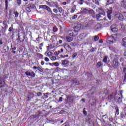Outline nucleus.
Returning a JSON list of instances; mask_svg holds the SVG:
<instances>
[{
	"instance_id": "f257e3e1",
	"label": "nucleus",
	"mask_w": 126,
	"mask_h": 126,
	"mask_svg": "<svg viewBox=\"0 0 126 126\" xmlns=\"http://www.w3.org/2000/svg\"><path fill=\"white\" fill-rule=\"evenodd\" d=\"M80 13L81 14H87L88 15H91L92 16H94L95 14V11L93 9L88 10L86 8H82Z\"/></svg>"
},
{
	"instance_id": "f03ea898",
	"label": "nucleus",
	"mask_w": 126,
	"mask_h": 126,
	"mask_svg": "<svg viewBox=\"0 0 126 126\" xmlns=\"http://www.w3.org/2000/svg\"><path fill=\"white\" fill-rule=\"evenodd\" d=\"M98 9L99 10V14H97L96 15H95V18L96 19V20H99V19H100V18H101V17H102V16H101V15H105V11H104V10L101 8H98Z\"/></svg>"
},
{
	"instance_id": "7ed1b4c3",
	"label": "nucleus",
	"mask_w": 126,
	"mask_h": 126,
	"mask_svg": "<svg viewBox=\"0 0 126 126\" xmlns=\"http://www.w3.org/2000/svg\"><path fill=\"white\" fill-rule=\"evenodd\" d=\"M68 33L71 37H76L78 34V30H69L68 31Z\"/></svg>"
},
{
	"instance_id": "20e7f679",
	"label": "nucleus",
	"mask_w": 126,
	"mask_h": 126,
	"mask_svg": "<svg viewBox=\"0 0 126 126\" xmlns=\"http://www.w3.org/2000/svg\"><path fill=\"white\" fill-rule=\"evenodd\" d=\"M117 99V94H114L112 93L111 94L108 96V100L109 102H113L114 100Z\"/></svg>"
},
{
	"instance_id": "39448f33",
	"label": "nucleus",
	"mask_w": 126,
	"mask_h": 126,
	"mask_svg": "<svg viewBox=\"0 0 126 126\" xmlns=\"http://www.w3.org/2000/svg\"><path fill=\"white\" fill-rule=\"evenodd\" d=\"M112 13H113V8L110 7L109 9H108V11L107 12V17L110 19V20H111L112 18L111 16V14H112Z\"/></svg>"
},
{
	"instance_id": "423d86ee",
	"label": "nucleus",
	"mask_w": 126,
	"mask_h": 126,
	"mask_svg": "<svg viewBox=\"0 0 126 126\" xmlns=\"http://www.w3.org/2000/svg\"><path fill=\"white\" fill-rule=\"evenodd\" d=\"M112 64V66H113L114 68H116L118 65H119V61L118 60V58H115L113 60Z\"/></svg>"
},
{
	"instance_id": "0eeeda50",
	"label": "nucleus",
	"mask_w": 126,
	"mask_h": 126,
	"mask_svg": "<svg viewBox=\"0 0 126 126\" xmlns=\"http://www.w3.org/2000/svg\"><path fill=\"white\" fill-rule=\"evenodd\" d=\"M25 74L27 75V76H31V77H35V76H36V74L33 71H32L31 72L29 71H26L25 72Z\"/></svg>"
},
{
	"instance_id": "6e6552de",
	"label": "nucleus",
	"mask_w": 126,
	"mask_h": 126,
	"mask_svg": "<svg viewBox=\"0 0 126 126\" xmlns=\"http://www.w3.org/2000/svg\"><path fill=\"white\" fill-rule=\"evenodd\" d=\"M50 6H52L54 7V6H55L57 8L59 7V5H57V2H54L53 1H52L51 2H48Z\"/></svg>"
},
{
	"instance_id": "1a4fd4ad",
	"label": "nucleus",
	"mask_w": 126,
	"mask_h": 126,
	"mask_svg": "<svg viewBox=\"0 0 126 126\" xmlns=\"http://www.w3.org/2000/svg\"><path fill=\"white\" fill-rule=\"evenodd\" d=\"M21 37V35L19 34L18 38L16 39V41L17 42V44H19V41H20V42H24V40H25V36L24 35L23 36V39L22 40H21V38H20Z\"/></svg>"
},
{
	"instance_id": "9d476101",
	"label": "nucleus",
	"mask_w": 126,
	"mask_h": 126,
	"mask_svg": "<svg viewBox=\"0 0 126 126\" xmlns=\"http://www.w3.org/2000/svg\"><path fill=\"white\" fill-rule=\"evenodd\" d=\"M122 73H125L123 83H126V66H125V67H123V71H122Z\"/></svg>"
},
{
	"instance_id": "9b49d317",
	"label": "nucleus",
	"mask_w": 126,
	"mask_h": 126,
	"mask_svg": "<svg viewBox=\"0 0 126 126\" xmlns=\"http://www.w3.org/2000/svg\"><path fill=\"white\" fill-rule=\"evenodd\" d=\"M39 117H40V113H36L35 114H34L32 116V119H35L36 118V119H39Z\"/></svg>"
},
{
	"instance_id": "f8f14e48",
	"label": "nucleus",
	"mask_w": 126,
	"mask_h": 126,
	"mask_svg": "<svg viewBox=\"0 0 126 126\" xmlns=\"http://www.w3.org/2000/svg\"><path fill=\"white\" fill-rule=\"evenodd\" d=\"M122 45L124 47H125L126 48V37H124L122 39Z\"/></svg>"
},
{
	"instance_id": "ddd939ff",
	"label": "nucleus",
	"mask_w": 126,
	"mask_h": 126,
	"mask_svg": "<svg viewBox=\"0 0 126 126\" xmlns=\"http://www.w3.org/2000/svg\"><path fill=\"white\" fill-rule=\"evenodd\" d=\"M111 31H112L113 33H116L118 32V29L116 27L113 28V26H111Z\"/></svg>"
},
{
	"instance_id": "4468645a",
	"label": "nucleus",
	"mask_w": 126,
	"mask_h": 126,
	"mask_svg": "<svg viewBox=\"0 0 126 126\" xmlns=\"http://www.w3.org/2000/svg\"><path fill=\"white\" fill-rule=\"evenodd\" d=\"M121 4L124 7V8H126V0H123L121 2Z\"/></svg>"
},
{
	"instance_id": "2eb2a0df",
	"label": "nucleus",
	"mask_w": 126,
	"mask_h": 126,
	"mask_svg": "<svg viewBox=\"0 0 126 126\" xmlns=\"http://www.w3.org/2000/svg\"><path fill=\"white\" fill-rule=\"evenodd\" d=\"M81 27V25L78 24L74 28V30H80Z\"/></svg>"
},
{
	"instance_id": "dca6fc26",
	"label": "nucleus",
	"mask_w": 126,
	"mask_h": 126,
	"mask_svg": "<svg viewBox=\"0 0 126 126\" xmlns=\"http://www.w3.org/2000/svg\"><path fill=\"white\" fill-rule=\"evenodd\" d=\"M11 0H5V9L6 10H7V7H8V1H10Z\"/></svg>"
},
{
	"instance_id": "f3484780",
	"label": "nucleus",
	"mask_w": 126,
	"mask_h": 126,
	"mask_svg": "<svg viewBox=\"0 0 126 126\" xmlns=\"http://www.w3.org/2000/svg\"><path fill=\"white\" fill-rule=\"evenodd\" d=\"M46 9L47 10V11H48V12H50L51 14H54L53 11H52V10L51 9V8H50V7H49L48 6L46 7Z\"/></svg>"
},
{
	"instance_id": "a211bd4d",
	"label": "nucleus",
	"mask_w": 126,
	"mask_h": 126,
	"mask_svg": "<svg viewBox=\"0 0 126 126\" xmlns=\"http://www.w3.org/2000/svg\"><path fill=\"white\" fill-rule=\"evenodd\" d=\"M73 40V38L70 36H67L66 37V40L67 42H71Z\"/></svg>"
},
{
	"instance_id": "6ab92c4d",
	"label": "nucleus",
	"mask_w": 126,
	"mask_h": 126,
	"mask_svg": "<svg viewBox=\"0 0 126 126\" xmlns=\"http://www.w3.org/2000/svg\"><path fill=\"white\" fill-rule=\"evenodd\" d=\"M96 100L95 98H93V102L91 104V106H95L96 104Z\"/></svg>"
},
{
	"instance_id": "aec40b11",
	"label": "nucleus",
	"mask_w": 126,
	"mask_h": 126,
	"mask_svg": "<svg viewBox=\"0 0 126 126\" xmlns=\"http://www.w3.org/2000/svg\"><path fill=\"white\" fill-rule=\"evenodd\" d=\"M99 39H100V38L98 35H95L94 36V42H96V41H98Z\"/></svg>"
},
{
	"instance_id": "412c9836",
	"label": "nucleus",
	"mask_w": 126,
	"mask_h": 126,
	"mask_svg": "<svg viewBox=\"0 0 126 126\" xmlns=\"http://www.w3.org/2000/svg\"><path fill=\"white\" fill-rule=\"evenodd\" d=\"M47 6H48L46 5H39V9H40V8L46 9L47 8Z\"/></svg>"
},
{
	"instance_id": "4be33fe9",
	"label": "nucleus",
	"mask_w": 126,
	"mask_h": 126,
	"mask_svg": "<svg viewBox=\"0 0 126 126\" xmlns=\"http://www.w3.org/2000/svg\"><path fill=\"white\" fill-rule=\"evenodd\" d=\"M121 118L124 119V118H126V113L123 112L121 114Z\"/></svg>"
},
{
	"instance_id": "5701e85b",
	"label": "nucleus",
	"mask_w": 126,
	"mask_h": 126,
	"mask_svg": "<svg viewBox=\"0 0 126 126\" xmlns=\"http://www.w3.org/2000/svg\"><path fill=\"white\" fill-rule=\"evenodd\" d=\"M2 24L4 26V27H5L6 29H7V28H8V25L6 23V22H3Z\"/></svg>"
},
{
	"instance_id": "b1692460",
	"label": "nucleus",
	"mask_w": 126,
	"mask_h": 126,
	"mask_svg": "<svg viewBox=\"0 0 126 126\" xmlns=\"http://www.w3.org/2000/svg\"><path fill=\"white\" fill-rule=\"evenodd\" d=\"M68 63V61L66 60L62 61V64H67Z\"/></svg>"
},
{
	"instance_id": "393cba45",
	"label": "nucleus",
	"mask_w": 126,
	"mask_h": 126,
	"mask_svg": "<svg viewBox=\"0 0 126 126\" xmlns=\"http://www.w3.org/2000/svg\"><path fill=\"white\" fill-rule=\"evenodd\" d=\"M66 98H65V101L66 102H68V101H69V100H70V98H71V96H69V95H66Z\"/></svg>"
},
{
	"instance_id": "a878e982",
	"label": "nucleus",
	"mask_w": 126,
	"mask_h": 126,
	"mask_svg": "<svg viewBox=\"0 0 126 126\" xmlns=\"http://www.w3.org/2000/svg\"><path fill=\"white\" fill-rule=\"evenodd\" d=\"M107 0V3H108V4H112V3H113V2H114V1L115 0Z\"/></svg>"
},
{
	"instance_id": "bb28decb",
	"label": "nucleus",
	"mask_w": 126,
	"mask_h": 126,
	"mask_svg": "<svg viewBox=\"0 0 126 126\" xmlns=\"http://www.w3.org/2000/svg\"><path fill=\"white\" fill-rule=\"evenodd\" d=\"M115 110H116V114L119 115V114H120L119 110V107H115Z\"/></svg>"
},
{
	"instance_id": "cd10ccee",
	"label": "nucleus",
	"mask_w": 126,
	"mask_h": 126,
	"mask_svg": "<svg viewBox=\"0 0 126 126\" xmlns=\"http://www.w3.org/2000/svg\"><path fill=\"white\" fill-rule=\"evenodd\" d=\"M16 1L19 6H20V5H21V0H16Z\"/></svg>"
},
{
	"instance_id": "c85d7f7f",
	"label": "nucleus",
	"mask_w": 126,
	"mask_h": 126,
	"mask_svg": "<svg viewBox=\"0 0 126 126\" xmlns=\"http://www.w3.org/2000/svg\"><path fill=\"white\" fill-rule=\"evenodd\" d=\"M75 8H76V5H74L72 8V9L71 10V12L72 13H73V12H74L75 10Z\"/></svg>"
},
{
	"instance_id": "c756f323",
	"label": "nucleus",
	"mask_w": 126,
	"mask_h": 126,
	"mask_svg": "<svg viewBox=\"0 0 126 126\" xmlns=\"http://www.w3.org/2000/svg\"><path fill=\"white\" fill-rule=\"evenodd\" d=\"M108 59V56H105L103 58V63H107V60Z\"/></svg>"
},
{
	"instance_id": "7c9ffc66",
	"label": "nucleus",
	"mask_w": 126,
	"mask_h": 126,
	"mask_svg": "<svg viewBox=\"0 0 126 126\" xmlns=\"http://www.w3.org/2000/svg\"><path fill=\"white\" fill-rule=\"evenodd\" d=\"M13 30V25H12L11 27L9 28L8 31L9 32H11Z\"/></svg>"
},
{
	"instance_id": "2f4dec72",
	"label": "nucleus",
	"mask_w": 126,
	"mask_h": 126,
	"mask_svg": "<svg viewBox=\"0 0 126 126\" xmlns=\"http://www.w3.org/2000/svg\"><path fill=\"white\" fill-rule=\"evenodd\" d=\"M59 11L60 13H63V10L62 7L59 8Z\"/></svg>"
},
{
	"instance_id": "473e14b6",
	"label": "nucleus",
	"mask_w": 126,
	"mask_h": 126,
	"mask_svg": "<svg viewBox=\"0 0 126 126\" xmlns=\"http://www.w3.org/2000/svg\"><path fill=\"white\" fill-rule=\"evenodd\" d=\"M94 23V20L91 19L88 23L89 25H91Z\"/></svg>"
},
{
	"instance_id": "72a5a7b5",
	"label": "nucleus",
	"mask_w": 126,
	"mask_h": 126,
	"mask_svg": "<svg viewBox=\"0 0 126 126\" xmlns=\"http://www.w3.org/2000/svg\"><path fill=\"white\" fill-rule=\"evenodd\" d=\"M35 7V4H31L29 7H30L31 9H33V8H34Z\"/></svg>"
},
{
	"instance_id": "f704fd0d",
	"label": "nucleus",
	"mask_w": 126,
	"mask_h": 126,
	"mask_svg": "<svg viewBox=\"0 0 126 126\" xmlns=\"http://www.w3.org/2000/svg\"><path fill=\"white\" fill-rule=\"evenodd\" d=\"M14 14H15V17L16 18H17V17H18V15H19V14L18 13V12L17 11L14 12Z\"/></svg>"
},
{
	"instance_id": "c9c22d12",
	"label": "nucleus",
	"mask_w": 126,
	"mask_h": 126,
	"mask_svg": "<svg viewBox=\"0 0 126 126\" xmlns=\"http://www.w3.org/2000/svg\"><path fill=\"white\" fill-rule=\"evenodd\" d=\"M37 70H39L40 72H43L44 69H42L41 67H38Z\"/></svg>"
},
{
	"instance_id": "e433bc0d",
	"label": "nucleus",
	"mask_w": 126,
	"mask_h": 126,
	"mask_svg": "<svg viewBox=\"0 0 126 126\" xmlns=\"http://www.w3.org/2000/svg\"><path fill=\"white\" fill-rule=\"evenodd\" d=\"M85 108H84L83 110V113L84 114V115H85V116H87V112L85 110Z\"/></svg>"
},
{
	"instance_id": "4c0bfd02",
	"label": "nucleus",
	"mask_w": 126,
	"mask_h": 126,
	"mask_svg": "<svg viewBox=\"0 0 126 126\" xmlns=\"http://www.w3.org/2000/svg\"><path fill=\"white\" fill-rule=\"evenodd\" d=\"M101 65H102V63H100V62H98L96 64V67H100V66H101Z\"/></svg>"
},
{
	"instance_id": "58836bf2",
	"label": "nucleus",
	"mask_w": 126,
	"mask_h": 126,
	"mask_svg": "<svg viewBox=\"0 0 126 126\" xmlns=\"http://www.w3.org/2000/svg\"><path fill=\"white\" fill-rule=\"evenodd\" d=\"M117 102L118 103H122V98H121V97H118V99H117Z\"/></svg>"
},
{
	"instance_id": "ea45409f",
	"label": "nucleus",
	"mask_w": 126,
	"mask_h": 126,
	"mask_svg": "<svg viewBox=\"0 0 126 126\" xmlns=\"http://www.w3.org/2000/svg\"><path fill=\"white\" fill-rule=\"evenodd\" d=\"M51 61H56V60H57V58L55 56H52L51 58Z\"/></svg>"
},
{
	"instance_id": "a19ab883",
	"label": "nucleus",
	"mask_w": 126,
	"mask_h": 126,
	"mask_svg": "<svg viewBox=\"0 0 126 126\" xmlns=\"http://www.w3.org/2000/svg\"><path fill=\"white\" fill-rule=\"evenodd\" d=\"M77 56V52L73 53V54L72 55L73 59H74V58H75Z\"/></svg>"
},
{
	"instance_id": "79ce46f5",
	"label": "nucleus",
	"mask_w": 126,
	"mask_h": 126,
	"mask_svg": "<svg viewBox=\"0 0 126 126\" xmlns=\"http://www.w3.org/2000/svg\"><path fill=\"white\" fill-rule=\"evenodd\" d=\"M37 57H38V58H42L43 57V55H42L40 53H37Z\"/></svg>"
},
{
	"instance_id": "37998d69",
	"label": "nucleus",
	"mask_w": 126,
	"mask_h": 126,
	"mask_svg": "<svg viewBox=\"0 0 126 126\" xmlns=\"http://www.w3.org/2000/svg\"><path fill=\"white\" fill-rule=\"evenodd\" d=\"M47 50H52V49H53L52 45H49V46H47Z\"/></svg>"
},
{
	"instance_id": "c03bdc74",
	"label": "nucleus",
	"mask_w": 126,
	"mask_h": 126,
	"mask_svg": "<svg viewBox=\"0 0 126 126\" xmlns=\"http://www.w3.org/2000/svg\"><path fill=\"white\" fill-rule=\"evenodd\" d=\"M31 9L28 7L26 8V10L28 11V12H31Z\"/></svg>"
},
{
	"instance_id": "a18cd8bd",
	"label": "nucleus",
	"mask_w": 126,
	"mask_h": 126,
	"mask_svg": "<svg viewBox=\"0 0 126 126\" xmlns=\"http://www.w3.org/2000/svg\"><path fill=\"white\" fill-rule=\"evenodd\" d=\"M118 18L119 19H120V20H122V19H124V16L123 15L119 16Z\"/></svg>"
},
{
	"instance_id": "49530a36",
	"label": "nucleus",
	"mask_w": 126,
	"mask_h": 126,
	"mask_svg": "<svg viewBox=\"0 0 126 126\" xmlns=\"http://www.w3.org/2000/svg\"><path fill=\"white\" fill-rule=\"evenodd\" d=\"M58 30V28H57V27H54L53 28V32H56V31Z\"/></svg>"
},
{
	"instance_id": "de8ad7c7",
	"label": "nucleus",
	"mask_w": 126,
	"mask_h": 126,
	"mask_svg": "<svg viewBox=\"0 0 126 126\" xmlns=\"http://www.w3.org/2000/svg\"><path fill=\"white\" fill-rule=\"evenodd\" d=\"M1 28H2L1 30H4V32H6V29H7L6 27H2Z\"/></svg>"
},
{
	"instance_id": "09e8293b",
	"label": "nucleus",
	"mask_w": 126,
	"mask_h": 126,
	"mask_svg": "<svg viewBox=\"0 0 126 126\" xmlns=\"http://www.w3.org/2000/svg\"><path fill=\"white\" fill-rule=\"evenodd\" d=\"M42 47H43V43L39 44V48L40 50H42Z\"/></svg>"
},
{
	"instance_id": "8fccbe9b",
	"label": "nucleus",
	"mask_w": 126,
	"mask_h": 126,
	"mask_svg": "<svg viewBox=\"0 0 126 126\" xmlns=\"http://www.w3.org/2000/svg\"><path fill=\"white\" fill-rule=\"evenodd\" d=\"M83 2H84V1L83 0H80L79 1L80 4H83Z\"/></svg>"
},
{
	"instance_id": "3c124183",
	"label": "nucleus",
	"mask_w": 126,
	"mask_h": 126,
	"mask_svg": "<svg viewBox=\"0 0 126 126\" xmlns=\"http://www.w3.org/2000/svg\"><path fill=\"white\" fill-rule=\"evenodd\" d=\"M44 61H45V62H49L50 59H49L48 57H46L44 59Z\"/></svg>"
},
{
	"instance_id": "603ef678",
	"label": "nucleus",
	"mask_w": 126,
	"mask_h": 126,
	"mask_svg": "<svg viewBox=\"0 0 126 126\" xmlns=\"http://www.w3.org/2000/svg\"><path fill=\"white\" fill-rule=\"evenodd\" d=\"M54 65H55V66H59V63H58V62L55 63H54Z\"/></svg>"
},
{
	"instance_id": "864d4df0",
	"label": "nucleus",
	"mask_w": 126,
	"mask_h": 126,
	"mask_svg": "<svg viewBox=\"0 0 126 126\" xmlns=\"http://www.w3.org/2000/svg\"><path fill=\"white\" fill-rule=\"evenodd\" d=\"M53 11L54 12H55V13H58V12H59V11L57 9H54Z\"/></svg>"
},
{
	"instance_id": "5fc2aeb1",
	"label": "nucleus",
	"mask_w": 126,
	"mask_h": 126,
	"mask_svg": "<svg viewBox=\"0 0 126 126\" xmlns=\"http://www.w3.org/2000/svg\"><path fill=\"white\" fill-rule=\"evenodd\" d=\"M11 50L12 51H15V50H16V47L15 46H14V47H12V48H11Z\"/></svg>"
},
{
	"instance_id": "6e6d98bb",
	"label": "nucleus",
	"mask_w": 126,
	"mask_h": 126,
	"mask_svg": "<svg viewBox=\"0 0 126 126\" xmlns=\"http://www.w3.org/2000/svg\"><path fill=\"white\" fill-rule=\"evenodd\" d=\"M111 36H112V38H113V39H115V37H117V34H112Z\"/></svg>"
},
{
	"instance_id": "4d7b16f0",
	"label": "nucleus",
	"mask_w": 126,
	"mask_h": 126,
	"mask_svg": "<svg viewBox=\"0 0 126 126\" xmlns=\"http://www.w3.org/2000/svg\"><path fill=\"white\" fill-rule=\"evenodd\" d=\"M76 18H77V15H74L72 17V19H75Z\"/></svg>"
},
{
	"instance_id": "13d9d810",
	"label": "nucleus",
	"mask_w": 126,
	"mask_h": 126,
	"mask_svg": "<svg viewBox=\"0 0 126 126\" xmlns=\"http://www.w3.org/2000/svg\"><path fill=\"white\" fill-rule=\"evenodd\" d=\"M37 96H41L42 93L41 92H38L37 93Z\"/></svg>"
},
{
	"instance_id": "bf43d9fd",
	"label": "nucleus",
	"mask_w": 126,
	"mask_h": 126,
	"mask_svg": "<svg viewBox=\"0 0 126 126\" xmlns=\"http://www.w3.org/2000/svg\"><path fill=\"white\" fill-rule=\"evenodd\" d=\"M59 102H63V97H61L59 98Z\"/></svg>"
},
{
	"instance_id": "052dcab7",
	"label": "nucleus",
	"mask_w": 126,
	"mask_h": 126,
	"mask_svg": "<svg viewBox=\"0 0 126 126\" xmlns=\"http://www.w3.org/2000/svg\"><path fill=\"white\" fill-rule=\"evenodd\" d=\"M66 1L67 3L69 4V3L71 1V0H65Z\"/></svg>"
},
{
	"instance_id": "680f3d73",
	"label": "nucleus",
	"mask_w": 126,
	"mask_h": 126,
	"mask_svg": "<svg viewBox=\"0 0 126 126\" xmlns=\"http://www.w3.org/2000/svg\"><path fill=\"white\" fill-rule=\"evenodd\" d=\"M70 45H71V46H72V47H74L75 45H76V44L73 43L71 42V43H70Z\"/></svg>"
},
{
	"instance_id": "e2e57ef3",
	"label": "nucleus",
	"mask_w": 126,
	"mask_h": 126,
	"mask_svg": "<svg viewBox=\"0 0 126 126\" xmlns=\"http://www.w3.org/2000/svg\"><path fill=\"white\" fill-rule=\"evenodd\" d=\"M85 3H86L87 5H90V3L88 2L87 1H85Z\"/></svg>"
},
{
	"instance_id": "0e129e2a",
	"label": "nucleus",
	"mask_w": 126,
	"mask_h": 126,
	"mask_svg": "<svg viewBox=\"0 0 126 126\" xmlns=\"http://www.w3.org/2000/svg\"><path fill=\"white\" fill-rule=\"evenodd\" d=\"M11 53H12V54H14V55H15L16 54V51H14V50H12Z\"/></svg>"
},
{
	"instance_id": "69168bd1",
	"label": "nucleus",
	"mask_w": 126,
	"mask_h": 126,
	"mask_svg": "<svg viewBox=\"0 0 126 126\" xmlns=\"http://www.w3.org/2000/svg\"><path fill=\"white\" fill-rule=\"evenodd\" d=\"M95 4H96L97 5H99L100 4L99 3V2L98 1H95Z\"/></svg>"
},
{
	"instance_id": "338daca9",
	"label": "nucleus",
	"mask_w": 126,
	"mask_h": 126,
	"mask_svg": "<svg viewBox=\"0 0 126 126\" xmlns=\"http://www.w3.org/2000/svg\"><path fill=\"white\" fill-rule=\"evenodd\" d=\"M99 44H102V43H103V39H100L99 40Z\"/></svg>"
},
{
	"instance_id": "774afa93",
	"label": "nucleus",
	"mask_w": 126,
	"mask_h": 126,
	"mask_svg": "<svg viewBox=\"0 0 126 126\" xmlns=\"http://www.w3.org/2000/svg\"><path fill=\"white\" fill-rule=\"evenodd\" d=\"M61 126H68L66 125V124H63Z\"/></svg>"
}]
</instances>
